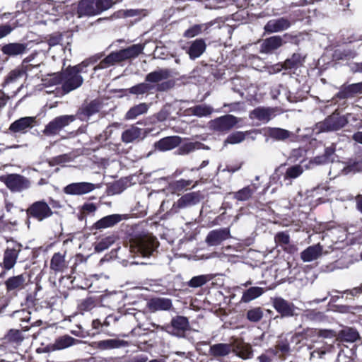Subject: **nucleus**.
Segmentation results:
<instances>
[{"label":"nucleus","instance_id":"1","mask_svg":"<svg viewBox=\"0 0 362 362\" xmlns=\"http://www.w3.org/2000/svg\"><path fill=\"white\" fill-rule=\"evenodd\" d=\"M88 65V62L84 61L78 65L69 66L63 73V76L59 73L47 74V94L54 93L55 90L52 88L61 83H62L63 90L66 93L79 88L83 82L81 73L84 72L83 68L87 67Z\"/></svg>","mask_w":362,"mask_h":362},{"label":"nucleus","instance_id":"2","mask_svg":"<svg viewBox=\"0 0 362 362\" xmlns=\"http://www.w3.org/2000/svg\"><path fill=\"white\" fill-rule=\"evenodd\" d=\"M114 4L113 0H81L77 6V15L79 18L98 16Z\"/></svg>","mask_w":362,"mask_h":362},{"label":"nucleus","instance_id":"3","mask_svg":"<svg viewBox=\"0 0 362 362\" xmlns=\"http://www.w3.org/2000/svg\"><path fill=\"white\" fill-rule=\"evenodd\" d=\"M158 246L154 236L146 235L130 243V252L135 255L148 257L153 255Z\"/></svg>","mask_w":362,"mask_h":362},{"label":"nucleus","instance_id":"4","mask_svg":"<svg viewBox=\"0 0 362 362\" xmlns=\"http://www.w3.org/2000/svg\"><path fill=\"white\" fill-rule=\"evenodd\" d=\"M347 123L348 119L345 116H341L339 113H333L323 122L317 123L315 130L317 132L337 131Z\"/></svg>","mask_w":362,"mask_h":362},{"label":"nucleus","instance_id":"5","mask_svg":"<svg viewBox=\"0 0 362 362\" xmlns=\"http://www.w3.org/2000/svg\"><path fill=\"white\" fill-rule=\"evenodd\" d=\"M1 180L12 192H21L30 187L29 180L18 174H9L2 176Z\"/></svg>","mask_w":362,"mask_h":362},{"label":"nucleus","instance_id":"6","mask_svg":"<svg viewBox=\"0 0 362 362\" xmlns=\"http://www.w3.org/2000/svg\"><path fill=\"white\" fill-rule=\"evenodd\" d=\"M39 124L37 117H24L11 123L9 130L15 134H25L28 129L37 126Z\"/></svg>","mask_w":362,"mask_h":362},{"label":"nucleus","instance_id":"7","mask_svg":"<svg viewBox=\"0 0 362 362\" xmlns=\"http://www.w3.org/2000/svg\"><path fill=\"white\" fill-rule=\"evenodd\" d=\"M239 119L232 115H226L219 117L211 122V127L215 131L220 132H227L234 127Z\"/></svg>","mask_w":362,"mask_h":362},{"label":"nucleus","instance_id":"8","mask_svg":"<svg viewBox=\"0 0 362 362\" xmlns=\"http://www.w3.org/2000/svg\"><path fill=\"white\" fill-rule=\"evenodd\" d=\"M279 113L276 107H258L250 112L251 119H257L262 123H267Z\"/></svg>","mask_w":362,"mask_h":362},{"label":"nucleus","instance_id":"9","mask_svg":"<svg viewBox=\"0 0 362 362\" xmlns=\"http://www.w3.org/2000/svg\"><path fill=\"white\" fill-rule=\"evenodd\" d=\"M335 168H340L341 173L348 175L350 173H356L362 171V158H351L346 164L341 163H335L331 167V170H334ZM332 171H330L331 173Z\"/></svg>","mask_w":362,"mask_h":362},{"label":"nucleus","instance_id":"10","mask_svg":"<svg viewBox=\"0 0 362 362\" xmlns=\"http://www.w3.org/2000/svg\"><path fill=\"white\" fill-rule=\"evenodd\" d=\"M230 238V232L229 228H222L211 230L208 233L205 241L209 246H217Z\"/></svg>","mask_w":362,"mask_h":362},{"label":"nucleus","instance_id":"11","mask_svg":"<svg viewBox=\"0 0 362 362\" xmlns=\"http://www.w3.org/2000/svg\"><path fill=\"white\" fill-rule=\"evenodd\" d=\"M95 187V185L90 182H74L66 185L64 192L70 195H83L93 191Z\"/></svg>","mask_w":362,"mask_h":362},{"label":"nucleus","instance_id":"12","mask_svg":"<svg viewBox=\"0 0 362 362\" xmlns=\"http://www.w3.org/2000/svg\"><path fill=\"white\" fill-rule=\"evenodd\" d=\"M291 21L284 17L273 18L269 20L264 26V32L271 34L280 33L288 29L291 27Z\"/></svg>","mask_w":362,"mask_h":362},{"label":"nucleus","instance_id":"13","mask_svg":"<svg viewBox=\"0 0 362 362\" xmlns=\"http://www.w3.org/2000/svg\"><path fill=\"white\" fill-rule=\"evenodd\" d=\"M272 303L273 307L282 317H291L295 313V305L281 297L272 298Z\"/></svg>","mask_w":362,"mask_h":362},{"label":"nucleus","instance_id":"14","mask_svg":"<svg viewBox=\"0 0 362 362\" xmlns=\"http://www.w3.org/2000/svg\"><path fill=\"white\" fill-rule=\"evenodd\" d=\"M204 199L203 194L200 192H193L182 196L176 202V206L179 209H184L196 205Z\"/></svg>","mask_w":362,"mask_h":362},{"label":"nucleus","instance_id":"15","mask_svg":"<svg viewBox=\"0 0 362 362\" xmlns=\"http://www.w3.org/2000/svg\"><path fill=\"white\" fill-rule=\"evenodd\" d=\"M285 42L282 37L274 35L264 39L260 46V52L264 54H269L281 47Z\"/></svg>","mask_w":362,"mask_h":362},{"label":"nucleus","instance_id":"16","mask_svg":"<svg viewBox=\"0 0 362 362\" xmlns=\"http://www.w3.org/2000/svg\"><path fill=\"white\" fill-rule=\"evenodd\" d=\"M74 119L75 117L73 115H63L55 118L47 125V134H56Z\"/></svg>","mask_w":362,"mask_h":362},{"label":"nucleus","instance_id":"17","mask_svg":"<svg viewBox=\"0 0 362 362\" xmlns=\"http://www.w3.org/2000/svg\"><path fill=\"white\" fill-rule=\"evenodd\" d=\"M144 137V130L135 125H132L125 129L122 135L121 139L124 144L132 143Z\"/></svg>","mask_w":362,"mask_h":362},{"label":"nucleus","instance_id":"18","mask_svg":"<svg viewBox=\"0 0 362 362\" xmlns=\"http://www.w3.org/2000/svg\"><path fill=\"white\" fill-rule=\"evenodd\" d=\"M361 93L362 82H359L341 86L340 90L337 94V97L339 99H345Z\"/></svg>","mask_w":362,"mask_h":362},{"label":"nucleus","instance_id":"19","mask_svg":"<svg viewBox=\"0 0 362 362\" xmlns=\"http://www.w3.org/2000/svg\"><path fill=\"white\" fill-rule=\"evenodd\" d=\"M304 170L305 168L302 164H296L288 167L284 174V184L287 186L291 185L292 184V180L300 177Z\"/></svg>","mask_w":362,"mask_h":362},{"label":"nucleus","instance_id":"20","mask_svg":"<svg viewBox=\"0 0 362 362\" xmlns=\"http://www.w3.org/2000/svg\"><path fill=\"white\" fill-rule=\"evenodd\" d=\"M26 284V276L20 274L8 278L5 281V286L8 292L17 291L25 288Z\"/></svg>","mask_w":362,"mask_h":362},{"label":"nucleus","instance_id":"21","mask_svg":"<svg viewBox=\"0 0 362 362\" xmlns=\"http://www.w3.org/2000/svg\"><path fill=\"white\" fill-rule=\"evenodd\" d=\"M322 250L320 244L309 246L300 253V257L305 262L316 260L322 255Z\"/></svg>","mask_w":362,"mask_h":362},{"label":"nucleus","instance_id":"22","mask_svg":"<svg viewBox=\"0 0 362 362\" xmlns=\"http://www.w3.org/2000/svg\"><path fill=\"white\" fill-rule=\"evenodd\" d=\"M213 111L212 107L206 104H202L186 109L183 115L185 116L194 115L198 117H204L211 115Z\"/></svg>","mask_w":362,"mask_h":362},{"label":"nucleus","instance_id":"23","mask_svg":"<svg viewBox=\"0 0 362 362\" xmlns=\"http://www.w3.org/2000/svg\"><path fill=\"white\" fill-rule=\"evenodd\" d=\"M1 50L4 54L14 57L25 53L28 48L26 44L15 42L4 45Z\"/></svg>","mask_w":362,"mask_h":362},{"label":"nucleus","instance_id":"24","mask_svg":"<svg viewBox=\"0 0 362 362\" xmlns=\"http://www.w3.org/2000/svg\"><path fill=\"white\" fill-rule=\"evenodd\" d=\"M180 142L181 139L179 136H168L156 142L155 148L161 151H169L179 146Z\"/></svg>","mask_w":362,"mask_h":362},{"label":"nucleus","instance_id":"25","mask_svg":"<svg viewBox=\"0 0 362 362\" xmlns=\"http://www.w3.org/2000/svg\"><path fill=\"white\" fill-rule=\"evenodd\" d=\"M122 220L120 214H111L106 216L94 223L95 229L101 230L112 227Z\"/></svg>","mask_w":362,"mask_h":362},{"label":"nucleus","instance_id":"26","mask_svg":"<svg viewBox=\"0 0 362 362\" xmlns=\"http://www.w3.org/2000/svg\"><path fill=\"white\" fill-rule=\"evenodd\" d=\"M148 307L152 312L158 310H168L172 307V301L166 298H154L149 300Z\"/></svg>","mask_w":362,"mask_h":362},{"label":"nucleus","instance_id":"27","mask_svg":"<svg viewBox=\"0 0 362 362\" xmlns=\"http://www.w3.org/2000/svg\"><path fill=\"white\" fill-rule=\"evenodd\" d=\"M119 62H122V59L119 52H112L102 59L98 65L94 66L93 70L94 71H97L100 69H107Z\"/></svg>","mask_w":362,"mask_h":362},{"label":"nucleus","instance_id":"28","mask_svg":"<svg viewBox=\"0 0 362 362\" xmlns=\"http://www.w3.org/2000/svg\"><path fill=\"white\" fill-rule=\"evenodd\" d=\"M127 345V341L118 339H110L95 342V347L102 351L118 349Z\"/></svg>","mask_w":362,"mask_h":362},{"label":"nucleus","instance_id":"29","mask_svg":"<svg viewBox=\"0 0 362 362\" xmlns=\"http://www.w3.org/2000/svg\"><path fill=\"white\" fill-rule=\"evenodd\" d=\"M335 151L336 145L334 144H332L330 146L327 147L325 149L324 154L315 157L313 162L317 165L326 164L329 162L333 163L336 158Z\"/></svg>","mask_w":362,"mask_h":362},{"label":"nucleus","instance_id":"30","mask_svg":"<svg viewBox=\"0 0 362 362\" xmlns=\"http://www.w3.org/2000/svg\"><path fill=\"white\" fill-rule=\"evenodd\" d=\"M206 45L203 39H197L189 46L187 54L191 59L199 57L205 51Z\"/></svg>","mask_w":362,"mask_h":362},{"label":"nucleus","instance_id":"31","mask_svg":"<svg viewBox=\"0 0 362 362\" xmlns=\"http://www.w3.org/2000/svg\"><path fill=\"white\" fill-rule=\"evenodd\" d=\"M233 347L230 344L218 343L213 344L209 348V355L218 358L224 357L228 356L231 351Z\"/></svg>","mask_w":362,"mask_h":362},{"label":"nucleus","instance_id":"32","mask_svg":"<svg viewBox=\"0 0 362 362\" xmlns=\"http://www.w3.org/2000/svg\"><path fill=\"white\" fill-rule=\"evenodd\" d=\"M144 45L141 44L133 45L126 49L119 50V54L121 57L122 62L135 58L139 56L144 50Z\"/></svg>","mask_w":362,"mask_h":362},{"label":"nucleus","instance_id":"33","mask_svg":"<svg viewBox=\"0 0 362 362\" xmlns=\"http://www.w3.org/2000/svg\"><path fill=\"white\" fill-rule=\"evenodd\" d=\"M170 76V71L166 69H160L148 74L145 80L148 83H159L163 80L168 78Z\"/></svg>","mask_w":362,"mask_h":362},{"label":"nucleus","instance_id":"34","mask_svg":"<svg viewBox=\"0 0 362 362\" xmlns=\"http://www.w3.org/2000/svg\"><path fill=\"white\" fill-rule=\"evenodd\" d=\"M18 253L16 250L7 249L4 252L3 262L1 266L6 270L12 269L16 263Z\"/></svg>","mask_w":362,"mask_h":362},{"label":"nucleus","instance_id":"35","mask_svg":"<svg viewBox=\"0 0 362 362\" xmlns=\"http://www.w3.org/2000/svg\"><path fill=\"white\" fill-rule=\"evenodd\" d=\"M266 133L269 137L277 141H284L292 134L286 129L277 127H269L267 129Z\"/></svg>","mask_w":362,"mask_h":362},{"label":"nucleus","instance_id":"36","mask_svg":"<svg viewBox=\"0 0 362 362\" xmlns=\"http://www.w3.org/2000/svg\"><path fill=\"white\" fill-rule=\"evenodd\" d=\"M264 293V289L262 287H250L243 292L240 301L243 303H249L257 298Z\"/></svg>","mask_w":362,"mask_h":362},{"label":"nucleus","instance_id":"37","mask_svg":"<svg viewBox=\"0 0 362 362\" xmlns=\"http://www.w3.org/2000/svg\"><path fill=\"white\" fill-rule=\"evenodd\" d=\"M28 214L37 218L39 221H42L45 217V202H37L34 203L28 210Z\"/></svg>","mask_w":362,"mask_h":362},{"label":"nucleus","instance_id":"38","mask_svg":"<svg viewBox=\"0 0 362 362\" xmlns=\"http://www.w3.org/2000/svg\"><path fill=\"white\" fill-rule=\"evenodd\" d=\"M255 185H248L233 193V198L240 202L248 200L256 191Z\"/></svg>","mask_w":362,"mask_h":362},{"label":"nucleus","instance_id":"39","mask_svg":"<svg viewBox=\"0 0 362 362\" xmlns=\"http://www.w3.org/2000/svg\"><path fill=\"white\" fill-rule=\"evenodd\" d=\"M148 110V105L145 103H140L131 107L126 113L125 118L127 119H134L138 116L147 112Z\"/></svg>","mask_w":362,"mask_h":362},{"label":"nucleus","instance_id":"40","mask_svg":"<svg viewBox=\"0 0 362 362\" xmlns=\"http://www.w3.org/2000/svg\"><path fill=\"white\" fill-rule=\"evenodd\" d=\"M99 111V105L96 102H91L86 106L83 107L80 112L78 117L81 120H87L90 116Z\"/></svg>","mask_w":362,"mask_h":362},{"label":"nucleus","instance_id":"41","mask_svg":"<svg viewBox=\"0 0 362 362\" xmlns=\"http://www.w3.org/2000/svg\"><path fill=\"white\" fill-rule=\"evenodd\" d=\"M64 256L60 253H55L50 262V268L55 272H62L66 268Z\"/></svg>","mask_w":362,"mask_h":362},{"label":"nucleus","instance_id":"42","mask_svg":"<svg viewBox=\"0 0 362 362\" xmlns=\"http://www.w3.org/2000/svg\"><path fill=\"white\" fill-rule=\"evenodd\" d=\"M211 25V23H204L194 25L184 33L185 37L191 38L199 35L202 31L206 30Z\"/></svg>","mask_w":362,"mask_h":362},{"label":"nucleus","instance_id":"43","mask_svg":"<svg viewBox=\"0 0 362 362\" xmlns=\"http://www.w3.org/2000/svg\"><path fill=\"white\" fill-rule=\"evenodd\" d=\"M212 279L213 276L211 274H203L195 276L189 281L187 285L191 288H198L206 284Z\"/></svg>","mask_w":362,"mask_h":362},{"label":"nucleus","instance_id":"44","mask_svg":"<svg viewBox=\"0 0 362 362\" xmlns=\"http://www.w3.org/2000/svg\"><path fill=\"white\" fill-rule=\"evenodd\" d=\"M78 340L75 339L69 336H64L56 340L55 343L53 344L52 349H63L67 348L71 345L76 344Z\"/></svg>","mask_w":362,"mask_h":362},{"label":"nucleus","instance_id":"45","mask_svg":"<svg viewBox=\"0 0 362 362\" xmlns=\"http://www.w3.org/2000/svg\"><path fill=\"white\" fill-rule=\"evenodd\" d=\"M233 352L243 359L250 358L252 356L251 346L249 344H241L233 348Z\"/></svg>","mask_w":362,"mask_h":362},{"label":"nucleus","instance_id":"46","mask_svg":"<svg viewBox=\"0 0 362 362\" xmlns=\"http://www.w3.org/2000/svg\"><path fill=\"white\" fill-rule=\"evenodd\" d=\"M25 75V71L23 67H18L11 71L7 75L4 83L6 84L13 83L18 81Z\"/></svg>","mask_w":362,"mask_h":362},{"label":"nucleus","instance_id":"47","mask_svg":"<svg viewBox=\"0 0 362 362\" xmlns=\"http://www.w3.org/2000/svg\"><path fill=\"white\" fill-rule=\"evenodd\" d=\"M341 338L343 341L348 342H354L358 337L359 334L356 329L350 327H346L340 332Z\"/></svg>","mask_w":362,"mask_h":362},{"label":"nucleus","instance_id":"48","mask_svg":"<svg viewBox=\"0 0 362 362\" xmlns=\"http://www.w3.org/2000/svg\"><path fill=\"white\" fill-rule=\"evenodd\" d=\"M173 327L180 332H184L189 327V322L187 317L183 316H177L171 321Z\"/></svg>","mask_w":362,"mask_h":362},{"label":"nucleus","instance_id":"49","mask_svg":"<svg viewBox=\"0 0 362 362\" xmlns=\"http://www.w3.org/2000/svg\"><path fill=\"white\" fill-rule=\"evenodd\" d=\"M153 88V86L146 81L132 86L129 88V92L134 95H141L148 92Z\"/></svg>","mask_w":362,"mask_h":362},{"label":"nucleus","instance_id":"50","mask_svg":"<svg viewBox=\"0 0 362 362\" xmlns=\"http://www.w3.org/2000/svg\"><path fill=\"white\" fill-rule=\"evenodd\" d=\"M249 134V132H235L230 134L225 141V144H236L242 142L245 140L246 135Z\"/></svg>","mask_w":362,"mask_h":362},{"label":"nucleus","instance_id":"51","mask_svg":"<svg viewBox=\"0 0 362 362\" xmlns=\"http://www.w3.org/2000/svg\"><path fill=\"white\" fill-rule=\"evenodd\" d=\"M115 240V238L114 236H108L103 239H102L100 242H98L95 246V250L98 252H100L107 249L110 245H112Z\"/></svg>","mask_w":362,"mask_h":362},{"label":"nucleus","instance_id":"52","mask_svg":"<svg viewBox=\"0 0 362 362\" xmlns=\"http://www.w3.org/2000/svg\"><path fill=\"white\" fill-rule=\"evenodd\" d=\"M263 317V311L261 308H255L247 312V319L252 322H257Z\"/></svg>","mask_w":362,"mask_h":362},{"label":"nucleus","instance_id":"53","mask_svg":"<svg viewBox=\"0 0 362 362\" xmlns=\"http://www.w3.org/2000/svg\"><path fill=\"white\" fill-rule=\"evenodd\" d=\"M306 151L303 148H294L291 151L289 160L292 162L300 161V164L304 161Z\"/></svg>","mask_w":362,"mask_h":362},{"label":"nucleus","instance_id":"54","mask_svg":"<svg viewBox=\"0 0 362 362\" xmlns=\"http://www.w3.org/2000/svg\"><path fill=\"white\" fill-rule=\"evenodd\" d=\"M23 338L22 332L18 329H11L6 336L8 341L16 344L21 342Z\"/></svg>","mask_w":362,"mask_h":362},{"label":"nucleus","instance_id":"55","mask_svg":"<svg viewBox=\"0 0 362 362\" xmlns=\"http://www.w3.org/2000/svg\"><path fill=\"white\" fill-rule=\"evenodd\" d=\"M301 62V56L300 54H293L290 59H288L284 62V67L286 69H293L298 66Z\"/></svg>","mask_w":362,"mask_h":362},{"label":"nucleus","instance_id":"56","mask_svg":"<svg viewBox=\"0 0 362 362\" xmlns=\"http://www.w3.org/2000/svg\"><path fill=\"white\" fill-rule=\"evenodd\" d=\"M95 301L91 298H88L83 300L79 305V309L81 311L86 312L91 310L94 307Z\"/></svg>","mask_w":362,"mask_h":362},{"label":"nucleus","instance_id":"57","mask_svg":"<svg viewBox=\"0 0 362 362\" xmlns=\"http://www.w3.org/2000/svg\"><path fill=\"white\" fill-rule=\"evenodd\" d=\"M274 239H275V242L277 244H279V245H287V244L289 243L290 236L286 232H280V233H278L275 235Z\"/></svg>","mask_w":362,"mask_h":362},{"label":"nucleus","instance_id":"58","mask_svg":"<svg viewBox=\"0 0 362 362\" xmlns=\"http://www.w3.org/2000/svg\"><path fill=\"white\" fill-rule=\"evenodd\" d=\"M356 53L351 50H344L343 52H335L334 57L339 59L349 60L354 58Z\"/></svg>","mask_w":362,"mask_h":362},{"label":"nucleus","instance_id":"59","mask_svg":"<svg viewBox=\"0 0 362 362\" xmlns=\"http://www.w3.org/2000/svg\"><path fill=\"white\" fill-rule=\"evenodd\" d=\"M123 16L124 17H134V16H146V11L144 10L140 9H127L123 11Z\"/></svg>","mask_w":362,"mask_h":362},{"label":"nucleus","instance_id":"60","mask_svg":"<svg viewBox=\"0 0 362 362\" xmlns=\"http://www.w3.org/2000/svg\"><path fill=\"white\" fill-rule=\"evenodd\" d=\"M175 86V81L173 80H168L160 83H158L156 86L158 91H165L172 88Z\"/></svg>","mask_w":362,"mask_h":362},{"label":"nucleus","instance_id":"61","mask_svg":"<svg viewBox=\"0 0 362 362\" xmlns=\"http://www.w3.org/2000/svg\"><path fill=\"white\" fill-rule=\"evenodd\" d=\"M69 161V157L67 155H61L55 157L52 160L49 161L50 165H54L57 164H64Z\"/></svg>","mask_w":362,"mask_h":362},{"label":"nucleus","instance_id":"62","mask_svg":"<svg viewBox=\"0 0 362 362\" xmlns=\"http://www.w3.org/2000/svg\"><path fill=\"white\" fill-rule=\"evenodd\" d=\"M191 183H192V181L189 180H186L181 179V180L176 181L174 183V186L177 189H182L190 185Z\"/></svg>","mask_w":362,"mask_h":362},{"label":"nucleus","instance_id":"63","mask_svg":"<svg viewBox=\"0 0 362 362\" xmlns=\"http://www.w3.org/2000/svg\"><path fill=\"white\" fill-rule=\"evenodd\" d=\"M13 28L9 25H0V39L10 34Z\"/></svg>","mask_w":362,"mask_h":362},{"label":"nucleus","instance_id":"64","mask_svg":"<svg viewBox=\"0 0 362 362\" xmlns=\"http://www.w3.org/2000/svg\"><path fill=\"white\" fill-rule=\"evenodd\" d=\"M62 37L60 35H56L54 36H50L48 40V44L50 47L57 45L62 41Z\"/></svg>","mask_w":362,"mask_h":362}]
</instances>
